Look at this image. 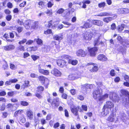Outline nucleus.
I'll list each match as a JSON object with an SVG mask.
<instances>
[{"label":"nucleus","mask_w":129,"mask_h":129,"mask_svg":"<svg viewBox=\"0 0 129 129\" xmlns=\"http://www.w3.org/2000/svg\"><path fill=\"white\" fill-rule=\"evenodd\" d=\"M102 90L101 88H96L93 93V98L95 99L102 101L108 98V94L106 93L102 95Z\"/></svg>","instance_id":"obj_1"},{"label":"nucleus","mask_w":129,"mask_h":129,"mask_svg":"<svg viewBox=\"0 0 129 129\" xmlns=\"http://www.w3.org/2000/svg\"><path fill=\"white\" fill-rule=\"evenodd\" d=\"M38 26L37 23L34 21L27 20L24 22V26L26 29H35Z\"/></svg>","instance_id":"obj_2"},{"label":"nucleus","mask_w":129,"mask_h":129,"mask_svg":"<svg viewBox=\"0 0 129 129\" xmlns=\"http://www.w3.org/2000/svg\"><path fill=\"white\" fill-rule=\"evenodd\" d=\"M120 92L123 96L122 100L123 102L129 103V92L125 90L122 89Z\"/></svg>","instance_id":"obj_3"},{"label":"nucleus","mask_w":129,"mask_h":129,"mask_svg":"<svg viewBox=\"0 0 129 129\" xmlns=\"http://www.w3.org/2000/svg\"><path fill=\"white\" fill-rule=\"evenodd\" d=\"M44 66V65L42 64H40L38 66V69L39 72L45 75H49V72L48 70L42 69L41 68Z\"/></svg>","instance_id":"obj_4"},{"label":"nucleus","mask_w":129,"mask_h":129,"mask_svg":"<svg viewBox=\"0 0 129 129\" xmlns=\"http://www.w3.org/2000/svg\"><path fill=\"white\" fill-rule=\"evenodd\" d=\"M110 98L115 102H118L119 97L117 96L116 93L115 92H111L110 93Z\"/></svg>","instance_id":"obj_5"},{"label":"nucleus","mask_w":129,"mask_h":129,"mask_svg":"<svg viewBox=\"0 0 129 129\" xmlns=\"http://www.w3.org/2000/svg\"><path fill=\"white\" fill-rule=\"evenodd\" d=\"M83 37L85 40H90L93 36V34L88 32H86L83 33Z\"/></svg>","instance_id":"obj_6"},{"label":"nucleus","mask_w":129,"mask_h":129,"mask_svg":"<svg viewBox=\"0 0 129 129\" xmlns=\"http://www.w3.org/2000/svg\"><path fill=\"white\" fill-rule=\"evenodd\" d=\"M76 54L78 56L84 57L86 55L87 52L82 49H80L76 51Z\"/></svg>","instance_id":"obj_7"},{"label":"nucleus","mask_w":129,"mask_h":129,"mask_svg":"<svg viewBox=\"0 0 129 129\" xmlns=\"http://www.w3.org/2000/svg\"><path fill=\"white\" fill-rule=\"evenodd\" d=\"M88 50L90 55L91 56H94L96 55V52L98 50V49L97 47H95L90 48H88Z\"/></svg>","instance_id":"obj_8"},{"label":"nucleus","mask_w":129,"mask_h":129,"mask_svg":"<svg viewBox=\"0 0 129 129\" xmlns=\"http://www.w3.org/2000/svg\"><path fill=\"white\" fill-rule=\"evenodd\" d=\"M51 73L54 76L57 77L60 76L61 75V72L56 69H54L52 70Z\"/></svg>","instance_id":"obj_9"},{"label":"nucleus","mask_w":129,"mask_h":129,"mask_svg":"<svg viewBox=\"0 0 129 129\" xmlns=\"http://www.w3.org/2000/svg\"><path fill=\"white\" fill-rule=\"evenodd\" d=\"M91 22L93 24L99 26H102L104 24L103 22L100 20H93Z\"/></svg>","instance_id":"obj_10"},{"label":"nucleus","mask_w":129,"mask_h":129,"mask_svg":"<svg viewBox=\"0 0 129 129\" xmlns=\"http://www.w3.org/2000/svg\"><path fill=\"white\" fill-rule=\"evenodd\" d=\"M51 105L54 107H57L59 105L58 98H57L53 100Z\"/></svg>","instance_id":"obj_11"},{"label":"nucleus","mask_w":129,"mask_h":129,"mask_svg":"<svg viewBox=\"0 0 129 129\" xmlns=\"http://www.w3.org/2000/svg\"><path fill=\"white\" fill-rule=\"evenodd\" d=\"M26 115L28 119L31 120L34 117V113L33 111L30 110H28L26 112Z\"/></svg>","instance_id":"obj_12"},{"label":"nucleus","mask_w":129,"mask_h":129,"mask_svg":"<svg viewBox=\"0 0 129 129\" xmlns=\"http://www.w3.org/2000/svg\"><path fill=\"white\" fill-rule=\"evenodd\" d=\"M114 106V104L113 102L110 101H107L104 107L109 109L112 108Z\"/></svg>","instance_id":"obj_13"},{"label":"nucleus","mask_w":129,"mask_h":129,"mask_svg":"<svg viewBox=\"0 0 129 129\" xmlns=\"http://www.w3.org/2000/svg\"><path fill=\"white\" fill-rule=\"evenodd\" d=\"M80 76L77 74H71L69 76V79L71 80H74L80 77Z\"/></svg>","instance_id":"obj_14"},{"label":"nucleus","mask_w":129,"mask_h":129,"mask_svg":"<svg viewBox=\"0 0 129 129\" xmlns=\"http://www.w3.org/2000/svg\"><path fill=\"white\" fill-rule=\"evenodd\" d=\"M38 78L42 84H44L46 81H48L47 78L43 76H39Z\"/></svg>","instance_id":"obj_15"},{"label":"nucleus","mask_w":129,"mask_h":129,"mask_svg":"<svg viewBox=\"0 0 129 129\" xmlns=\"http://www.w3.org/2000/svg\"><path fill=\"white\" fill-rule=\"evenodd\" d=\"M78 108L79 109H80V107L78 106V108L74 107L72 108L71 109V112L74 114V115L75 116H77L78 118L79 116V115L78 114Z\"/></svg>","instance_id":"obj_16"},{"label":"nucleus","mask_w":129,"mask_h":129,"mask_svg":"<svg viewBox=\"0 0 129 129\" xmlns=\"http://www.w3.org/2000/svg\"><path fill=\"white\" fill-rule=\"evenodd\" d=\"M66 63V62L65 61L62 59L58 60L57 62L58 65L62 67L64 66Z\"/></svg>","instance_id":"obj_17"},{"label":"nucleus","mask_w":129,"mask_h":129,"mask_svg":"<svg viewBox=\"0 0 129 129\" xmlns=\"http://www.w3.org/2000/svg\"><path fill=\"white\" fill-rule=\"evenodd\" d=\"M3 48L6 50L9 51L14 49L15 48V46L13 45H11L9 46H4Z\"/></svg>","instance_id":"obj_18"},{"label":"nucleus","mask_w":129,"mask_h":129,"mask_svg":"<svg viewBox=\"0 0 129 129\" xmlns=\"http://www.w3.org/2000/svg\"><path fill=\"white\" fill-rule=\"evenodd\" d=\"M63 36L62 34H60L59 35H55L53 36V38L54 40L59 41L63 39Z\"/></svg>","instance_id":"obj_19"},{"label":"nucleus","mask_w":129,"mask_h":129,"mask_svg":"<svg viewBox=\"0 0 129 129\" xmlns=\"http://www.w3.org/2000/svg\"><path fill=\"white\" fill-rule=\"evenodd\" d=\"M109 112V109L104 107L103 109V111L101 113L102 115L104 116H105L108 114Z\"/></svg>","instance_id":"obj_20"},{"label":"nucleus","mask_w":129,"mask_h":129,"mask_svg":"<svg viewBox=\"0 0 129 129\" xmlns=\"http://www.w3.org/2000/svg\"><path fill=\"white\" fill-rule=\"evenodd\" d=\"M97 58L99 60L103 61H106L107 60L106 57L103 54L99 55L97 57Z\"/></svg>","instance_id":"obj_21"},{"label":"nucleus","mask_w":129,"mask_h":129,"mask_svg":"<svg viewBox=\"0 0 129 129\" xmlns=\"http://www.w3.org/2000/svg\"><path fill=\"white\" fill-rule=\"evenodd\" d=\"M115 117V116L114 114L112 113L107 118V120L110 122H113L114 120Z\"/></svg>","instance_id":"obj_22"},{"label":"nucleus","mask_w":129,"mask_h":129,"mask_svg":"<svg viewBox=\"0 0 129 129\" xmlns=\"http://www.w3.org/2000/svg\"><path fill=\"white\" fill-rule=\"evenodd\" d=\"M94 63H88V65L89 64L90 65H92L91 67L92 68V70H90L94 72H96L98 71V68L97 66H94Z\"/></svg>","instance_id":"obj_23"},{"label":"nucleus","mask_w":129,"mask_h":129,"mask_svg":"<svg viewBox=\"0 0 129 129\" xmlns=\"http://www.w3.org/2000/svg\"><path fill=\"white\" fill-rule=\"evenodd\" d=\"M68 63L71 64L73 65H76L78 63V61L76 59L71 60L69 59L68 61Z\"/></svg>","instance_id":"obj_24"},{"label":"nucleus","mask_w":129,"mask_h":129,"mask_svg":"<svg viewBox=\"0 0 129 129\" xmlns=\"http://www.w3.org/2000/svg\"><path fill=\"white\" fill-rule=\"evenodd\" d=\"M92 24L89 22L85 23L83 26H81V27L82 28H88L92 26Z\"/></svg>","instance_id":"obj_25"},{"label":"nucleus","mask_w":129,"mask_h":129,"mask_svg":"<svg viewBox=\"0 0 129 129\" xmlns=\"http://www.w3.org/2000/svg\"><path fill=\"white\" fill-rule=\"evenodd\" d=\"M113 19L111 17H106L103 18V21L106 23H108Z\"/></svg>","instance_id":"obj_26"},{"label":"nucleus","mask_w":129,"mask_h":129,"mask_svg":"<svg viewBox=\"0 0 129 129\" xmlns=\"http://www.w3.org/2000/svg\"><path fill=\"white\" fill-rule=\"evenodd\" d=\"M17 50L18 51H24L25 49L24 47L21 45H20L17 48Z\"/></svg>","instance_id":"obj_27"},{"label":"nucleus","mask_w":129,"mask_h":129,"mask_svg":"<svg viewBox=\"0 0 129 129\" xmlns=\"http://www.w3.org/2000/svg\"><path fill=\"white\" fill-rule=\"evenodd\" d=\"M93 85L92 84H86L84 85V87H86V88L87 89H92L93 87Z\"/></svg>","instance_id":"obj_28"},{"label":"nucleus","mask_w":129,"mask_h":129,"mask_svg":"<svg viewBox=\"0 0 129 129\" xmlns=\"http://www.w3.org/2000/svg\"><path fill=\"white\" fill-rule=\"evenodd\" d=\"M23 110H20L18 111H16L14 114V116L15 117H16L18 114H21L23 112Z\"/></svg>","instance_id":"obj_29"},{"label":"nucleus","mask_w":129,"mask_h":129,"mask_svg":"<svg viewBox=\"0 0 129 129\" xmlns=\"http://www.w3.org/2000/svg\"><path fill=\"white\" fill-rule=\"evenodd\" d=\"M109 15V14L108 13L106 12H102L100 13L98 15V16H108Z\"/></svg>","instance_id":"obj_30"},{"label":"nucleus","mask_w":129,"mask_h":129,"mask_svg":"<svg viewBox=\"0 0 129 129\" xmlns=\"http://www.w3.org/2000/svg\"><path fill=\"white\" fill-rule=\"evenodd\" d=\"M28 50L30 51H36L37 50L38 47L37 46L34 47H30L28 48L27 49Z\"/></svg>","instance_id":"obj_31"},{"label":"nucleus","mask_w":129,"mask_h":129,"mask_svg":"<svg viewBox=\"0 0 129 129\" xmlns=\"http://www.w3.org/2000/svg\"><path fill=\"white\" fill-rule=\"evenodd\" d=\"M3 61L4 62V64H3V68L5 70L7 69L8 67V66L7 62L5 61L4 60Z\"/></svg>","instance_id":"obj_32"},{"label":"nucleus","mask_w":129,"mask_h":129,"mask_svg":"<svg viewBox=\"0 0 129 129\" xmlns=\"http://www.w3.org/2000/svg\"><path fill=\"white\" fill-rule=\"evenodd\" d=\"M106 3L104 2H101L98 4V7L100 8H104L105 6Z\"/></svg>","instance_id":"obj_33"},{"label":"nucleus","mask_w":129,"mask_h":129,"mask_svg":"<svg viewBox=\"0 0 129 129\" xmlns=\"http://www.w3.org/2000/svg\"><path fill=\"white\" fill-rule=\"evenodd\" d=\"M44 88L42 86H39L38 87V92H39L41 93V92L43 91L44 90Z\"/></svg>","instance_id":"obj_34"},{"label":"nucleus","mask_w":129,"mask_h":129,"mask_svg":"<svg viewBox=\"0 0 129 129\" xmlns=\"http://www.w3.org/2000/svg\"><path fill=\"white\" fill-rule=\"evenodd\" d=\"M37 44L38 45H42L43 44V41L40 39L38 38L36 41Z\"/></svg>","instance_id":"obj_35"},{"label":"nucleus","mask_w":129,"mask_h":129,"mask_svg":"<svg viewBox=\"0 0 129 129\" xmlns=\"http://www.w3.org/2000/svg\"><path fill=\"white\" fill-rule=\"evenodd\" d=\"M31 57L34 61H35L39 58V56H38L34 55H31Z\"/></svg>","instance_id":"obj_36"},{"label":"nucleus","mask_w":129,"mask_h":129,"mask_svg":"<svg viewBox=\"0 0 129 129\" xmlns=\"http://www.w3.org/2000/svg\"><path fill=\"white\" fill-rule=\"evenodd\" d=\"M20 103L21 105L24 106H27L28 105V103L25 101H21Z\"/></svg>","instance_id":"obj_37"},{"label":"nucleus","mask_w":129,"mask_h":129,"mask_svg":"<svg viewBox=\"0 0 129 129\" xmlns=\"http://www.w3.org/2000/svg\"><path fill=\"white\" fill-rule=\"evenodd\" d=\"M64 11L63 9L61 8L58 9L57 11V13L59 14L62 13Z\"/></svg>","instance_id":"obj_38"},{"label":"nucleus","mask_w":129,"mask_h":129,"mask_svg":"<svg viewBox=\"0 0 129 129\" xmlns=\"http://www.w3.org/2000/svg\"><path fill=\"white\" fill-rule=\"evenodd\" d=\"M10 68L12 70H15L17 69V67L13 64H10Z\"/></svg>","instance_id":"obj_39"},{"label":"nucleus","mask_w":129,"mask_h":129,"mask_svg":"<svg viewBox=\"0 0 129 129\" xmlns=\"http://www.w3.org/2000/svg\"><path fill=\"white\" fill-rule=\"evenodd\" d=\"M26 39H23L22 40L18 42V44L21 45V44H23L26 42Z\"/></svg>","instance_id":"obj_40"},{"label":"nucleus","mask_w":129,"mask_h":129,"mask_svg":"<svg viewBox=\"0 0 129 129\" xmlns=\"http://www.w3.org/2000/svg\"><path fill=\"white\" fill-rule=\"evenodd\" d=\"M124 27V25L122 24L119 27L118 30L120 31H121L123 29Z\"/></svg>","instance_id":"obj_41"},{"label":"nucleus","mask_w":129,"mask_h":129,"mask_svg":"<svg viewBox=\"0 0 129 129\" xmlns=\"http://www.w3.org/2000/svg\"><path fill=\"white\" fill-rule=\"evenodd\" d=\"M99 38H98L97 40H95L94 41V46H97L99 44Z\"/></svg>","instance_id":"obj_42"},{"label":"nucleus","mask_w":129,"mask_h":129,"mask_svg":"<svg viewBox=\"0 0 129 129\" xmlns=\"http://www.w3.org/2000/svg\"><path fill=\"white\" fill-rule=\"evenodd\" d=\"M110 74V75L112 76H114L116 74L114 72V70H111Z\"/></svg>","instance_id":"obj_43"},{"label":"nucleus","mask_w":129,"mask_h":129,"mask_svg":"<svg viewBox=\"0 0 129 129\" xmlns=\"http://www.w3.org/2000/svg\"><path fill=\"white\" fill-rule=\"evenodd\" d=\"M96 84L98 86L100 87L99 88H100V87H104V86L103 85L102 82H96Z\"/></svg>","instance_id":"obj_44"},{"label":"nucleus","mask_w":129,"mask_h":129,"mask_svg":"<svg viewBox=\"0 0 129 129\" xmlns=\"http://www.w3.org/2000/svg\"><path fill=\"white\" fill-rule=\"evenodd\" d=\"M124 9H120L118 10V12L120 14L124 13Z\"/></svg>","instance_id":"obj_45"},{"label":"nucleus","mask_w":129,"mask_h":129,"mask_svg":"<svg viewBox=\"0 0 129 129\" xmlns=\"http://www.w3.org/2000/svg\"><path fill=\"white\" fill-rule=\"evenodd\" d=\"M7 5L8 7L10 8H11L13 7L12 4L10 2L8 3Z\"/></svg>","instance_id":"obj_46"},{"label":"nucleus","mask_w":129,"mask_h":129,"mask_svg":"<svg viewBox=\"0 0 129 129\" xmlns=\"http://www.w3.org/2000/svg\"><path fill=\"white\" fill-rule=\"evenodd\" d=\"M122 44L126 47L129 44V42L126 41L125 42H123L122 43Z\"/></svg>","instance_id":"obj_47"},{"label":"nucleus","mask_w":129,"mask_h":129,"mask_svg":"<svg viewBox=\"0 0 129 129\" xmlns=\"http://www.w3.org/2000/svg\"><path fill=\"white\" fill-rule=\"evenodd\" d=\"M45 3L44 2H41L39 3V6H41L42 7H43L45 6Z\"/></svg>","instance_id":"obj_48"},{"label":"nucleus","mask_w":129,"mask_h":129,"mask_svg":"<svg viewBox=\"0 0 129 129\" xmlns=\"http://www.w3.org/2000/svg\"><path fill=\"white\" fill-rule=\"evenodd\" d=\"M14 91L9 92L8 93V94L9 96H12L14 95Z\"/></svg>","instance_id":"obj_49"},{"label":"nucleus","mask_w":129,"mask_h":129,"mask_svg":"<svg viewBox=\"0 0 129 129\" xmlns=\"http://www.w3.org/2000/svg\"><path fill=\"white\" fill-rule=\"evenodd\" d=\"M82 107L83 109L85 111H87V106L85 105H82Z\"/></svg>","instance_id":"obj_50"},{"label":"nucleus","mask_w":129,"mask_h":129,"mask_svg":"<svg viewBox=\"0 0 129 129\" xmlns=\"http://www.w3.org/2000/svg\"><path fill=\"white\" fill-rule=\"evenodd\" d=\"M78 98L81 101H83L84 100V98L83 96L81 95H79L78 96Z\"/></svg>","instance_id":"obj_51"},{"label":"nucleus","mask_w":129,"mask_h":129,"mask_svg":"<svg viewBox=\"0 0 129 129\" xmlns=\"http://www.w3.org/2000/svg\"><path fill=\"white\" fill-rule=\"evenodd\" d=\"M125 80L126 81L129 82V76L126 75L124 76Z\"/></svg>","instance_id":"obj_52"},{"label":"nucleus","mask_w":129,"mask_h":129,"mask_svg":"<svg viewBox=\"0 0 129 129\" xmlns=\"http://www.w3.org/2000/svg\"><path fill=\"white\" fill-rule=\"evenodd\" d=\"M53 5V4L50 2H49L47 4V6L48 8L51 7Z\"/></svg>","instance_id":"obj_53"},{"label":"nucleus","mask_w":129,"mask_h":129,"mask_svg":"<svg viewBox=\"0 0 129 129\" xmlns=\"http://www.w3.org/2000/svg\"><path fill=\"white\" fill-rule=\"evenodd\" d=\"M61 97L63 99H66L67 98V94L63 93Z\"/></svg>","instance_id":"obj_54"},{"label":"nucleus","mask_w":129,"mask_h":129,"mask_svg":"<svg viewBox=\"0 0 129 129\" xmlns=\"http://www.w3.org/2000/svg\"><path fill=\"white\" fill-rule=\"evenodd\" d=\"M71 92L72 94L74 95L76 94V91L75 89H72L71 90Z\"/></svg>","instance_id":"obj_55"},{"label":"nucleus","mask_w":129,"mask_h":129,"mask_svg":"<svg viewBox=\"0 0 129 129\" xmlns=\"http://www.w3.org/2000/svg\"><path fill=\"white\" fill-rule=\"evenodd\" d=\"M20 120L21 121L22 123H24L25 121V118L24 117H22L20 119Z\"/></svg>","instance_id":"obj_56"},{"label":"nucleus","mask_w":129,"mask_h":129,"mask_svg":"<svg viewBox=\"0 0 129 129\" xmlns=\"http://www.w3.org/2000/svg\"><path fill=\"white\" fill-rule=\"evenodd\" d=\"M52 32L51 30L50 29H48L45 32V34H50Z\"/></svg>","instance_id":"obj_57"},{"label":"nucleus","mask_w":129,"mask_h":129,"mask_svg":"<svg viewBox=\"0 0 129 129\" xmlns=\"http://www.w3.org/2000/svg\"><path fill=\"white\" fill-rule=\"evenodd\" d=\"M26 2H24L20 4L19 5V6L21 7H23L26 5Z\"/></svg>","instance_id":"obj_58"},{"label":"nucleus","mask_w":129,"mask_h":129,"mask_svg":"<svg viewBox=\"0 0 129 129\" xmlns=\"http://www.w3.org/2000/svg\"><path fill=\"white\" fill-rule=\"evenodd\" d=\"M46 13L47 14H48L49 15L52 14V10H47L46 12Z\"/></svg>","instance_id":"obj_59"},{"label":"nucleus","mask_w":129,"mask_h":129,"mask_svg":"<svg viewBox=\"0 0 129 129\" xmlns=\"http://www.w3.org/2000/svg\"><path fill=\"white\" fill-rule=\"evenodd\" d=\"M4 12L6 14H10L11 13V12L8 9L5 10Z\"/></svg>","instance_id":"obj_60"},{"label":"nucleus","mask_w":129,"mask_h":129,"mask_svg":"<svg viewBox=\"0 0 129 129\" xmlns=\"http://www.w3.org/2000/svg\"><path fill=\"white\" fill-rule=\"evenodd\" d=\"M116 28L115 24L114 23L112 24L111 25V29L112 30H114Z\"/></svg>","instance_id":"obj_61"},{"label":"nucleus","mask_w":129,"mask_h":129,"mask_svg":"<svg viewBox=\"0 0 129 129\" xmlns=\"http://www.w3.org/2000/svg\"><path fill=\"white\" fill-rule=\"evenodd\" d=\"M6 94V92L4 91H2L1 92H0V95L4 96Z\"/></svg>","instance_id":"obj_62"},{"label":"nucleus","mask_w":129,"mask_h":129,"mask_svg":"<svg viewBox=\"0 0 129 129\" xmlns=\"http://www.w3.org/2000/svg\"><path fill=\"white\" fill-rule=\"evenodd\" d=\"M65 112V116L66 117H68L69 116V114L68 111L65 109L64 110Z\"/></svg>","instance_id":"obj_63"},{"label":"nucleus","mask_w":129,"mask_h":129,"mask_svg":"<svg viewBox=\"0 0 129 129\" xmlns=\"http://www.w3.org/2000/svg\"><path fill=\"white\" fill-rule=\"evenodd\" d=\"M11 16L8 15L6 17V19L8 21H9L11 19Z\"/></svg>","instance_id":"obj_64"}]
</instances>
